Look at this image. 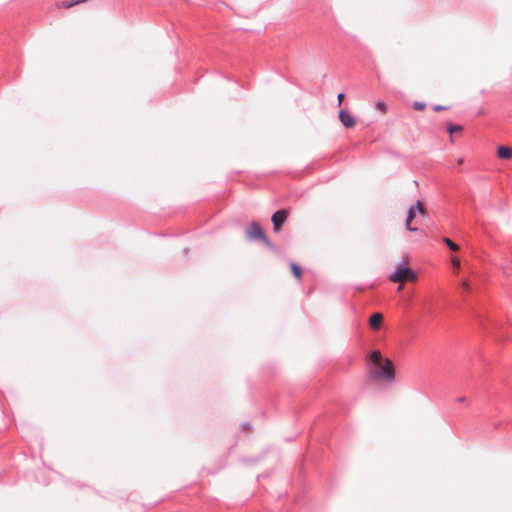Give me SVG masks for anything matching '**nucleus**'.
<instances>
[{
	"label": "nucleus",
	"mask_w": 512,
	"mask_h": 512,
	"mask_svg": "<svg viewBox=\"0 0 512 512\" xmlns=\"http://www.w3.org/2000/svg\"><path fill=\"white\" fill-rule=\"evenodd\" d=\"M425 107H426V104L423 102L416 101L413 103V108L417 111H422L425 109Z\"/></svg>",
	"instance_id": "15"
},
{
	"label": "nucleus",
	"mask_w": 512,
	"mask_h": 512,
	"mask_svg": "<svg viewBox=\"0 0 512 512\" xmlns=\"http://www.w3.org/2000/svg\"><path fill=\"white\" fill-rule=\"evenodd\" d=\"M496 155L499 159L510 160L512 159V147L498 146Z\"/></svg>",
	"instance_id": "6"
},
{
	"label": "nucleus",
	"mask_w": 512,
	"mask_h": 512,
	"mask_svg": "<svg viewBox=\"0 0 512 512\" xmlns=\"http://www.w3.org/2000/svg\"><path fill=\"white\" fill-rule=\"evenodd\" d=\"M246 235L251 240H262L265 244H270L269 240L265 236L262 227L256 222H252L249 225L246 231Z\"/></svg>",
	"instance_id": "3"
},
{
	"label": "nucleus",
	"mask_w": 512,
	"mask_h": 512,
	"mask_svg": "<svg viewBox=\"0 0 512 512\" xmlns=\"http://www.w3.org/2000/svg\"><path fill=\"white\" fill-rule=\"evenodd\" d=\"M376 108L381 111L382 113H386L387 112V105L385 102L383 101H378L376 103Z\"/></svg>",
	"instance_id": "14"
},
{
	"label": "nucleus",
	"mask_w": 512,
	"mask_h": 512,
	"mask_svg": "<svg viewBox=\"0 0 512 512\" xmlns=\"http://www.w3.org/2000/svg\"><path fill=\"white\" fill-rule=\"evenodd\" d=\"M370 360L374 365H380L382 362L385 361V359L382 357V354L380 351L375 350L370 354Z\"/></svg>",
	"instance_id": "9"
},
{
	"label": "nucleus",
	"mask_w": 512,
	"mask_h": 512,
	"mask_svg": "<svg viewBox=\"0 0 512 512\" xmlns=\"http://www.w3.org/2000/svg\"><path fill=\"white\" fill-rule=\"evenodd\" d=\"M339 120L342 123V125L346 128H352L356 124V120L353 117V115L344 109H341L339 111Z\"/></svg>",
	"instance_id": "5"
},
{
	"label": "nucleus",
	"mask_w": 512,
	"mask_h": 512,
	"mask_svg": "<svg viewBox=\"0 0 512 512\" xmlns=\"http://www.w3.org/2000/svg\"><path fill=\"white\" fill-rule=\"evenodd\" d=\"M416 216V213H415V208L414 207H411L409 210H408V215L406 217V221H405V226H406V229L409 230V231H414L416 230L415 228H413L411 226V223L412 221L414 220Z\"/></svg>",
	"instance_id": "8"
},
{
	"label": "nucleus",
	"mask_w": 512,
	"mask_h": 512,
	"mask_svg": "<svg viewBox=\"0 0 512 512\" xmlns=\"http://www.w3.org/2000/svg\"><path fill=\"white\" fill-rule=\"evenodd\" d=\"M461 286H462V288H463V289H465V290H468V289H469V287H470V286H469V283H468V281H467V280H463V281H462V283H461Z\"/></svg>",
	"instance_id": "19"
},
{
	"label": "nucleus",
	"mask_w": 512,
	"mask_h": 512,
	"mask_svg": "<svg viewBox=\"0 0 512 512\" xmlns=\"http://www.w3.org/2000/svg\"><path fill=\"white\" fill-rule=\"evenodd\" d=\"M457 163H458L459 165H462V164H463V159H462V158L458 159V160H457Z\"/></svg>",
	"instance_id": "21"
},
{
	"label": "nucleus",
	"mask_w": 512,
	"mask_h": 512,
	"mask_svg": "<svg viewBox=\"0 0 512 512\" xmlns=\"http://www.w3.org/2000/svg\"><path fill=\"white\" fill-rule=\"evenodd\" d=\"M462 130H463V127L461 125H454V124L448 125V132L450 135H452L455 132H461Z\"/></svg>",
	"instance_id": "13"
},
{
	"label": "nucleus",
	"mask_w": 512,
	"mask_h": 512,
	"mask_svg": "<svg viewBox=\"0 0 512 512\" xmlns=\"http://www.w3.org/2000/svg\"><path fill=\"white\" fill-rule=\"evenodd\" d=\"M383 323V315L381 313H374L369 319V325L371 329L378 330L381 328Z\"/></svg>",
	"instance_id": "7"
},
{
	"label": "nucleus",
	"mask_w": 512,
	"mask_h": 512,
	"mask_svg": "<svg viewBox=\"0 0 512 512\" xmlns=\"http://www.w3.org/2000/svg\"><path fill=\"white\" fill-rule=\"evenodd\" d=\"M443 242L452 250V251H458L459 250V246L454 243L451 239L449 238H444L443 239Z\"/></svg>",
	"instance_id": "12"
},
{
	"label": "nucleus",
	"mask_w": 512,
	"mask_h": 512,
	"mask_svg": "<svg viewBox=\"0 0 512 512\" xmlns=\"http://www.w3.org/2000/svg\"><path fill=\"white\" fill-rule=\"evenodd\" d=\"M389 279L395 283H403L405 281L415 282L417 281V275L408 267H400Z\"/></svg>",
	"instance_id": "2"
},
{
	"label": "nucleus",
	"mask_w": 512,
	"mask_h": 512,
	"mask_svg": "<svg viewBox=\"0 0 512 512\" xmlns=\"http://www.w3.org/2000/svg\"><path fill=\"white\" fill-rule=\"evenodd\" d=\"M290 268H291V272H292L293 276H294L296 279H298V280H299V279H301V275H302V270H301V268H300L297 264H295V263H292V264L290 265Z\"/></svg>",
	"instance_id": "10"
},
{
	"label": "nucleus",
	"mask_w": 512,
	"mask_h": 512,
	"mask_svg": "<svg viewBox=\"0 0 512 512\" xmlns=\"http://www.w3.org/2000/svg\"><path fill=\"white\" fill-rule=\"evenodd\" d=\"M451 263H452L454 269L458 270L460 268V260L458 257H452Z\"/></svg>",
	"instance_id": "17"
},
{
	"label": "nucleus",
	"mask_w": 512,
	"mask_h": 512,
	"mask_svg": "<svg viewBox=\"0 0 512 512\" xmlns=\"http://www.w3.org/2000/svg\"><path fill=\"white\" fill-rule=\"evenodd\" d=\"M288 214H289L288 210L281 209V210L276 211L272 215L271 220L273 223V230L275 232H279L281 230V227H282L283 223L286 221Z\"/></svg>",
	"instance_id": "4"
},
{
	"label": "nucleus",
	"mask_w": 512,
	"mask_h": 512,
	"mask_svg": "<svg viewBox=\"0 0 512 512\" xmlns=\"http://www.w3.org/2000/svg\"><path fill=\"white\" fill-rule=\"evenodd\" d=\"M345 96L343 93H339L338 96H337V100H338V105L340 106L344 100Z\"/></svg>",
	"instance_id": "18"
},
{
	"label": "nucleus",
	"mask_w": 512,
	"mask_h": 512,
	"mask_svg": "<svg viewBox=\"0 0 512 512\" xmlns=\"http://www.w3.org/2000/svg\"><path fill=\"white\" fill-rule=\"evenodd\" d=\"M375 366L376 368L371 369L369 372L373 380H383L389 383L395 380V367L390 359L386 358L382 364Z\"/></svg>",
	"instance_id": "1"
},
{
	"label": "nucleus",
	"mask_w": 512,
	"mask_h": 512,
	"mask_svg": "<svg viewBox=\"0 0 512 512\" xmlns=\"http://www.w3.org/2000/svg\"><path fill=\"white\" fill-rule=\"evenodd\" d=\"M414 208H415V212L418 211L423 216L427 215L426 208L424 207V204L421 201H417Z\"/></svg>",
	"instance_id": "11"
},
{
	"label": "nucleus",
	"mask_w": 512,
	"mask_h": 512,
	"mask_svg": "<svg viewBox=\"0 0 512 512\" xmlns=\"http://www.w3.org/2000/svg\"><path fill=\"white\" fill-rule=\"evenodd\" d=\"M445 109H447V107H445V106H441V105H436V106L434 107V111H437V112H438V111H441V110H445Z\"/></svg>",
	"instance_id": "20"
},
{
	"label": "nucleus",
	"mask_w": 512,
	"mask_h": 512,
	"mask_svg": "<svg viewBox=\"0 0 512 512\" xmlns=\"http://www.w3.org/2000/svg\"><path fill=\"white\" fill-rule=\"evenodd\" d=\"M75 5H77V3H75V0H73L71 2L64 1L59 6L62 7V8H65V9H69V8L75 6Z\"/></svg>",
	"instance_id": "16"
}]
</instances>
